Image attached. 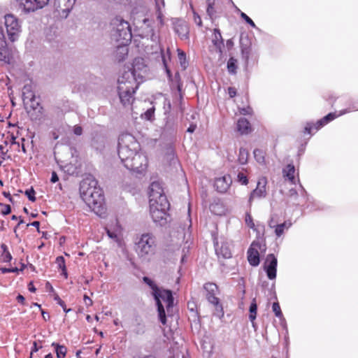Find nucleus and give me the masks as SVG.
<instances>
[{
  "label": "nucleus",
  "mask_w": 358,
  "mask_h": 358,
  "mask_svg": "<svg viewBox=\"0 0 358 358\" xmlns=\"http://www.w3.org/2000/svg\"><path fill=\"white\" fill-rule=\"evenodd\" d=\"M118 156L126 169L137 174L145 173L148 157L141 151L140 144L131 134L124 133L119 136Z\"/></svg>",
  "instance_id": "f257e3e1"
},
{
  "label": "nucleus",
  "mask_w": 358,
  "mask_h": 358,
  "mask_svg": "<svg viewBox=\"0 0 358 358\" xmlns=\"http://www.w3.org/2000/svg\"><path fill=\"white\" fill-rule=\"evenodd\" d=\"M148 71V66L141 57L135 58L131 66H124L122 75L117 80V92L123 106L129 105L133 101V95Z\"/></svg>",
  "instance_id": "f03ea898"
},
{
  "label": "nucleus",
  "mask_w": 358,
  "mask_h": 358,
  "mask_svg": "<svg viewBox=\"0 0 358 358\" xmlns=\"http://www.w3.org/2000/svg\"><path fill=\"white\" fill-rule=\"evenodd\" d=\"M149 203L150 213L153 222L160 225L166 224L170 204L160 184L157 182H152L150 186Z\"/></svg>",
  "instance_id": "7ed1b4c3"
},
{
  "label": "nucleus",
  "mask_w": 358,
  "mask_h": 358,
  "mask_svg": "<svg viewBox=\"0 0 358 358\" xmlns=\"http://www.w3.org/2000/svg\"><path fill=\"white\" fill-rule=\"evenodd\" d=\"M80 192L85 203L96 214H101L103 210L104 195L98 181L92 176H88L81 181Z\"/></svg>",
  "instance_id": "20e7f679"
},
{
  "label": "nucleus",
  "mask_w": 358,
  "mask_h": 358,
  "mask_svg": "<svg viewBox=\"0 0 358 358\" xmlns=\"http://www.w3.org/2000/svg\"><path fill=\"white\" fill-rule=\"evenodd\" d=\"M110 26L111 38L119 43L117 51H120V53L123 55V56H120L118 59L119 60H122L124 58V55H127L128 53L127 45L132 38L131 26L127 21L120 17L113 18L111 20Z\"/></svg>",
  "instance_id": "39448f33"
},
{
  "label": "nucleus",
  "mask_w": 358,
  "mask_h": 358,
  "mask_svg": "<svg viewBox=\"0 0 358 358\" xmlns=\"http://www.w3.org/2000/svg\"><path fill=\"white\" fill-rule=\"evenodd\" d=\"M135 251L138 257L143 261H150L155 254V238L150 233L141 235L135 243Z\"/></svg>",
  "instance_id": "423d86ee"
},
{
  "label": "nucleus",
  "mask_w": 358,
  "mask_h": 358,
  "mask_svg": "<svg viewBox=\"0 0 358 358\" xmlns=\"http://www.w3.org/2000/svg\"><path fill=\"white\" fill-rule=\"evenodd\" d=\"M159 296L157 298H154L156 305L157 306V312L159 321L162 324L166 323V316L165 309L162 303L163 301L166 303V308L168 314H169L173 307L174 299L172 294V292L169 289H164L160 288L158 292Z\"/></svg>",
  "instance_id": "0eeeda50"
},
{
  "label": "nucleus",
  "mask_w": 358,
  "mask_h": 358,
  "mask_svg": "<svg viewBox=\"0 0 358 358\" xmlns=\"http://www.w3.org/2000/svg\"><path fill=\"white\" fill-rule=\"evenodd\" d=\"M162 27L157 18L156 20L152 18H144L140 27L139 36L141 38H150L154 43H157L159 38V30Z\"/></svg>",
  "instance_id": "6e6552de"
},
{
  "label": "nucleus",
  "mask_w": 358,
  "mask_h": 358,
  "mask_svg": "<svg viewBox=\"0 0 358 358\" xmlns=\"http://www.w3.org/2000/svg\"><path fill=\"white\" fill-rule=\"evenodd\" d=\"M4 25L8 39L12 42L17 41L21 32L19 19L13 14H7L4 16Z\"/></svg>",
  "instance_id": "1a4fd4ad"
},
{
  "label": "nucleus",
  "mask_w": 358,
  "mask_h": 358,
  "mask_svg": "<svg viewBox=\"0 0 358 358\" xmlns=\"http://www.w3.org/2000/svg\"><path fill=\"white\" fill-rule=\"evenodd\" d=\"M204 289L206 291V298L209 303L215 308L216 315L221 317L224 315L222 304L220 299L216 296L218 293V287L216 284L213 282H207L204 285Z\"/></svg>",
  "instance_id": "9d476101"
},
{
  "label": "nucleus",
  "mask_w": 358,
  "mask_h": 358,
  "mask_svg": "<svg viewBox=\"0 0 358 358\" xmlns=\"http://www.w3.org/2000/svg\"><path fill=\"white\" fill-rule=\"evenodd\" d=\"M350 111L351 110L350 109H345L341 110L338 115L336 113H330L328 115H325L322 119L317 120L315 124H313L312 122H307L304 128V133L312 134V129H314L315 131H318L320 129H321L322 127L327 124L329 122L336 119L337 117L350 113Z\"/></svg>",
  "instance_id": "9b49d317"
},
{
  "label": "nucleus",
  "mask_w": 358,
  "mask_h": 358,
  "mask_svg": "<svg viewBox=\"0 0 358 358\" xmlns=\"http://www.w3.org/2000/svg\"><path fill=\"white\" fill-rule=\"evenodd\" d=\"M50 0H20V8L24 13H30L44 8L49 3Z\"/></svg>",
  "instance_id": "f8f14e48"
},
{
  "label": "nucleus",
  "mask_w": 358,
  "mask_h": 358,
  "mask_svg": "<svg viewBox=\"0 0 358 358\" xmlns=\"http://www.w3.org/2000/svg\"><path fill=\"white\" fill-rule=\"evenodd\" d=\"M278 260L273 254H268L264 263V270L269 280H275L277 273Z\"/></svg>",
  "instance_id": "ddd939ff"
},
{
  "label": "nucleus",
  "mask_w": 358,
  "mask_h": 358,
  "mask_svg": "<svg viewBox=\"0 0 358 358\" xmlns=\"http://www.w3.org/2000/svg\"><path fill=\"white\" fill-rule=\"evenodd\" d=\"M278 260L273 254H268L264 263V270L269 280H275L277 273Z\"/></svg>",
  "instance_id": "4468645a"
},
{
  "label": "nucleus",
  "mask_w": 358,
  "mask_h": 358,
  "mask_svg": "<svg viewBox=\"0 0 358 358\" xmlns=\"http://www.w3.org/2000/svg\"><path fill=\"white\" fill-rule=\"evenodd\" d=\"M267 184L266 178L264 177L261 178L257 184V187L253 189L249 196L248 202L251 205L255 199H262L266 196V186Z\"/></svg>",
  "instance_id": "2eb2a0df"
},
{
  "label": "nucleus",
  "mask_w": 358,
  "mask_h": 358,
  "mask_svg": "<svg viewBox=\"0 0 358 358\" xmlns=\"http://www.w3.org/2000/svg\"><path fill=\"white\" fill-rule=\"evenodd\" d=\"M174 31L181 40L189 38V26L187 22L182 19H175L173 22Z\"/></svg>",
  "instance_id": "dca6fc26"
},
{
  "label": "nucleus",
  "mask_w": 358,
  "mask_h": 358,
  "mask_svg": "<svg viewBox=\"0 0 358 358\" xmlns=\"http://www.w3.org/2000/svg\"><path fill=\"white\" fill-rule=\"evenodd\" d=\"M232 182L230 175H225L215 179L214 186L216 190L220 193H224L229 188Z\"/></svg>",
  "instance_id": "f3484780"
},
{
  "label": "nucleus",
  "mask_w": 358,
  "mask_h": 358,
  "mask_svg": "<svg viewBox=\"0 0 358 358\" xmlns=\"http://www.w3.org/2000/svg\"><path fill=\"white\" fill-rule=\"evenodd\" d=\"M212 43L215 46L216 50L222 54L224 48V40L222 38L220 30L219 29H214L212 35Z\"/></svg>",
  "instance_id": "a211bd4d"
},
{
  "label": "nucleus",
  "mask_w": 358,
  "mask_h": 358,
  "mask_svg": "<svg viewBox=\"0 0 358 358\" xmlns=\"http://www.w3.org/2000/svg\"><path fill=\"white\" fill-rule=\"evenodd\" d=\"M0 61H9V52L3 30L1 27H0Z\"/></svg>",
  "instance_id": "6ab92c4d"
},
{
  "label": "nucleus",
  "mask_w": 358,
  "mask_h": 358,
  "mask_svg": "<svg viewBox=\"0 0 358 358\" xmlns=\"http://www.w3.org/2000/svg\"><path fill=\"white\" fill-rule=\"evenodd\" d=\"M215 252L218 257H223L224 259H229L231 257V252L230 245L228 243H222L221 246H219L218 243H215Z\"/></svg>",
  "instance_id": "aec40b11"
},
{
  "label": "nucleus",
  "mask_w": 358,
  "mask_h": 358,
  "mask_svg": "<svg viewBox=\"0 0 358 358\" xmlns=\"http://www.w3.org/2000/svg\"><path fill=\"white\" fill-rule=\"evenodd\" d=\"M253 244L248 250V260L252 266H257L259 264V254L257 249L252 248Z\"/></svg>",
  "instance_id": "412c9836"
},
{
  "label": "nucleus",
  "mask_w": 358,
  "mask_h": 358,
  "mask_svg": "<svg viewBox=\"0 0 358 358\" xmlns=\"http://www.w3.org/2000/svg\"><path fill=\"white\" fill-rule=\"evenodd\" d=\"M295 173V167L293 164H287L282 170V174L284 178H287L289 181L293 184H296V179L294 177Z\"/></svg>",
  "instance_id": "4be33fe9"
},
{
  "label": "nucleus",
  "mask_w": 358,
  "mask_h": 358,
  "mask_svg": "<svg viewBox=\"0 0 358 358\" xmlns=\"http://www.w3.org/2000/svg\"><path fill=\"white\" fill-rule=\"evenodd\" d=\"M237 129L241 134H248L251 131L250 123L245 117H241L237 122Z\"/></svg>",
  "instance_id": "5701e85b"
},
{
  "label": "nucleus",
  "mask_w": 358,
  "mask_h": 358,
  "mask_svg": "<svg viewBox=\"0 0 358 358\" xmlns=\"http://www.w3.org/2000/svg\"><path fill=\"white\" fill-rule=\"evenodd\" d=\"M156 4V15L157 19L159 20V23L161 26L164 25V15L162 13V8L165 6L164 0H155Z\"/></svg>",
  "instance_id": "b1692460"
},
{
  "label": "nucleus",
  "mask_w": 358,
  "mask_h": 358,
  "mask_svg": "<svg viewBox=\"0 0 358 358\" xmlns=\"http://www.w3.org/2000/svg\"><path fill=\"white\" fill-rule=\"evenodd\" d=\"M22 99L24 101H33L35 99L34 93L31 85H25L22 88Z\"/></svg>",
  "instance_id": "393cba45"
},
{
  "label": "nucleus",
  "mask_w": 358,
  "mask_h": 358,
  "mask_svg": "<svg viewBox=\"0 0 358 358\" xmlns=\"http://www.w3.org/2000/svg\"><path fill=\"white\" fill-rule=\"evenodd\" d=\"M292 224L290 220H286L283 223L278 224L275 228V234L278 237L281 236L285 230H287L292 226Z\"/></svg>",
  "instance_id": "a878e982"
},
{
  "label": "nucleus",
  "mask_w": 358,
  "mask_h": 358,
  "mask_svg": "<svg viewBox=\"0 0 358 358\" xmlns=\"http://www.w3.org/2000/svg\"><path fill=\"white\" fill-rule=\"evenodd\" d=\"M143 280L152 289V295L153 297L157 298V296H159L158 292L160 288L155 283L154 281H152L150 278L147 276H144L143 278Z\"/></svg>",
  "instance_id": "bb28decb"
},
{
  "label": "nucleus",
  "mask_w": 358,
  "mask_h": 358,
  "mask_svg": "<svg viewBox=\"0 0 358 358\" xmlns=\"http://www.w3.org/2000/svg\"><path fill=\"white\" fill-rule=\"evenodd\" d=\"M105 138L103 136H98L94 137L92 141V147L96 150H102L105 146Z\"/></svg>",
  "instance_id": "cd10ccee"
},
{
  "label": "nucleus",
  "mask_w": 358,
  "mask_h": 358,
  "mask_svg": "<svg viewBox=\"0 0 358 358\" xmlns=\"http://www.w3.org/2000/svg\"><path fill=\"white\" fill-rule=\"evenodd\" d=\"M59 5H63L64 9L63 11L65 12L66 16L70 13L72 10L73 6L76 3V0H57Z\"/></svg>",
  "instance_id": "c85d7f7f"
},
{
  "label": "nucleus",
  "mask_w": 358,
  "mask_h": 358,
  "mask_svg": "<svg viewBox=\"0 0 358 358\" xmlns=\"http://www.w3.org/2000/svg\"><path fill=\"white\" fill-rule=\"evenodd\" d=\"M1 249L2 250L1 254V259L3 262H10L12 259V255L8 251V246L4 244H1Z\"/></svg>",
  "instance_id": "c756f323"
},
{
  "label": "nucleus",
  "mask_w": 358,
  "mask_h": 358,
  "mask_svg": "<svg viewBox=\"0 0 358 358\" xmlns=\"http://www.w3.org/2000/svg\"><path fill=\"white\" fill-rule=\"evenodd\" d=\"M52 346L55 347L57 358H65L67 349L64 345H61L56 343H52Z\"/></svg>",
  "instance_id": "7c9ffc66"
},
{
  "label": "nucleus",
  "mask_w": 358,
  "mask_h": 358,
  "mask_svg": "<svg viewBox=\"0 0 358 358\" xmlns=\"http://www.w3.org/2000/svg\"><path fill=\"white\" fill-rule=\"evenodd\" d=\"M171 87L176 88L178 90L180 98L182 97L181 91H182V84L180 81V76L178 72H176L174 76V78L172 80Z\"/></svg>",
  "instance_id": "2f4dec72"
},
{
  "label": "nucleus",
  "mask_w": 358,
  "mask_h": 358,
  "mask_svg": "<svg viewBox=\"0 0 358 358\" xmlns=\"http://www.w3.org/2000/svg\"><path fill=\"white\" fill-rule=\"evenodd\" d=\"M237 60L234 57H230L227 62V70L231 75H235L237 72Z\"/></svg>",
  "instance_id": "473e14b6"
},
{
  "label": "nucleus",
  "mask_w": 358,
  "mask_h": 358,
  "mask_svg": "<svg viewBox=\"0 0 358 358\" xmlns=\"http://www.w3.org/2000/svg\"><path fill=\"white\" fill-rule=\"evenodd\" d=\"M56 264H57V266L59 269L62 271V275L65 277V278H67V271L65 264V259L62 256H59L56 259Z\"/></svg>",
  "instance_id": "72a5a7b5"
},
{
  "label": "nucleus",
  "mask_w": 358,
  "mask_h": 358,
  "mask_svg": "<svg viewBox=\"0 0 358 358\" xmlns=\"http://www.w3.org/2000/svg\"><path fill=\"white\" fill-rule=\"evenodd\" d=\"M254 157L256 161L261 164H264L265 162V153L262 150L260 149H255L254 152Z\"/></svg>",
  "instance_id": "f704fd0d"
},
{
  "label": "nucleus",
  "mask_w": 358,
  "mask_h": 358,
  "mask_svg": "<svg viewBox=\"0 0 358 358\" xmlns=\"http://www.w3.org/2000/svg\"><path fill=\"white\" fill-rule=\"evenodd\" d=\"M250 315H249V319L251 322H253L257 317V305L255 301V299H254L250 306L249 308Z\"/></svg>",
  "instance_id": "c9c22d12"
},
{
  "label": "nucleus",
  "mask_w": 358,
  "mask_h": 358,
  "mask_svg": "<svg viewBox=\"0 0 358 358\" xmlns=\"http://www.w3.org/2000/svg\"><path fill=\"white\" fill-rule=\"evenodd\" d=\"M178 57L180 66L183 69H185L188 65L187 62L186 61V55L185 52L180 49H178Z\"/></svg>",
  "instance_id": "e433bc0d"
},
{
  "label": "nucleus",
  "mask_w": 358,
  "mask_h": 358,
  "mask_svg": "<svg viewBox=\"0 0 358 358\" xmlns=\"http://www.w3.org/2000/svg\"><path fill=\"white\" fill-rule=\"evenodd\" d=\"M248 152L246 149L241 148L238 154V162L241 164H245L248 162Z\"/></svg>",
  "instance_id": "4c0bfd02"
},
{
  "label": "nucleus",
  "mask_w": 358,
  "mask_h": 358,
  "mask_svg": "<svg viewBox=\"0 0 358 358\" xmlns=\"http://www.w3.org/2000/svg\"><path fill=\"white\" fill-rule=\"evenodd\" d=\"M106 231L109 238L114 240L115 242L119 241L118 233L117 230L113 231L109 228L106 227Z\"/></svg>",
  "instance_id": "58836bf2"
},
{
  "label": "nucleus",
  "mask_w": 358,
  "mask_h": 358,
  "mask_svg": "<svg viewBox=\"0 0 358 358\" xmlns=\"http://www.w3.org/2000/svg\"><path fill=\"white\" fill-rule=\"evenodd\" d=\"M245 222L248 227L255 229V225L253 222V219L249 212H247L245 214Z\"/></svg>",
  "instance_id": "ea45409f"
},
{
  "label": "nucleus",
  "mask_w": 358,
  "mask_h": 358,
  "mask_svg": "<svg viewBox=\"0 0 358 358\" xmlns=\"http://www.w3.org/2000/svg\"><path fill=\"white\" fill-rule=\"evenodd\" d=\"M272 309H273V311L275 313V315L278 317V318H281L282 317V311H281V309H280V305L278 302H274L273 303V306H272Z\"/></svg>",
  "instance_id": "a19ab883"
},
{
  "label": "nucleus",
  "mask_w": 358,
  "mask_h": 358,
  "mask_svg": "<svg viewBox=\"0 0 358 358\" xmlns=\"http://www.w3.org/2000/svg\"><path fill=\"white\" fill-rule=\"evenodd\" d=\"M54 299L55 301H56L57 302V303L63 308V310L66 313H69L70 311L72 310L71 308H67L66 306V304H65V302L64 301H62L59 296L58 295H56L55 297H54Z\"/></svg>",
  "instance_id": "79ce46f5"
},
{
  "label": "nucleus",
  "mask_w": 358,
  "mask_h": 358,
  "mask_svg": "<svg viewBox=\"0 0 358 358\" xmlns=\"http://www.w3.org/2000/svg\"><path fill=\"white\" fill-rule=\"evenodd\" d=\"M238 181L243 185H246L248 183V177L242 172H239L237 175Z\"/></svg>",
  "instance_id": "37998d69"
},
{
  "label": "nucleus",
  "mask_w": 358,
  "mask_h": 358,
  "mask_svg": "<svg viewBox=\"0 0 358 358\" xmlns=\"http://www.w3.org/2000/svg\"><path fill=\"white\" fill-rule=\"evenodd\" d=\"M241 17L248 24H250L252 27L255 28L256 25L253 20L248 17L245 13L241 12L240 13Z\"/></svg>",
  "instance_id": "c03bdc74"
},
{
  "label": "nucleus",
  "mask_w": 358,
  "mask_h": 358,
  "mask_svg": "<svg viewBox=\"0 0 358 358\" xmlns=\"http://www.w3.org/2000/svg\"><path fill=\"white\" fill-rule=\"evenodd\" d=\"M278 224V215H272L268 221V226L270 228L275 229L276 226Z\"/></svg>",
  "instance_id": "a18cd8bd"
},
{
  "label": "nucleus",
  "mask_w": 358,
  "mask_h": 358,
  "mask_svg": "<svg viewBox=\"0 0 358 358\" xmlns=\"http://www.w3.org/2000/svg\"><path fill=\"white\" fill-rule=\"evenodd\" d=\"M155 109L151 108L148 109L143 115V117L147 120H151L154 117Z\"/></svg>",
  "instance_id": "49530a36"
},
{
  "label": "nucleus",
  "mask_w": 358,
  "mask_h": 358,
  "mask_svg": "<svg viewBox=\"0 0 358 358\" xmlns=\"http://www.w3.org/2000/svg\"><path fill=\"white\" fill-rule=\"evenodd\" d=\"M25 194L28 197L29 200L31 201H35L36 197H35V191L33 189V187H31L29 189H27L25 191Z\"/></svg>",
  "instance_id": "de8ad7c7"
},
{
  "label": "nucleus",
  "mask_w": 358,
  "mask_h": 358,
  "mask_svg": "<svg viewBox=\"0 0 358 358\" xmlns=\"http://www.w3.org/2000/svg\"><path fill=\"white\" fill-rule=\"evenodd\" d=\"M207 14L210 17V19H213V17L215 16V10L214 8V6H208L207 7Z\"/></svg>",
  "instance_id": "09e8293b"
},
{
  "label": "nucleus",
  "mask_w": 358,
  "mask_h": 358,
  "mask_svg": "<svg viewBox=\"0 0 358 358\" xmlns=\"http://www.w3.org/2000/svg\"><path fill=\"white\" fill-rule=\"evenodd\" d=\"M0 206H3V208H4L1 210V214L3 215H7L10 213V212H11V207H10V205L3 204V203H0Z\"/></svg>",
  "instance_id": "8fccbe9b"
},
{
  "label": "nucleus",
  "mask_w": 358,
  "mask_h": 358,
  "mask_svg": "<svg viewBox=\"0 0 358 358\" xmlns=\"http://www.w3.org/2000/svg\"><path fill=\"white\" fill-rule=\"evenodd\" d=\"M0 271L2 273H17L19 269L17 267L13 268H1Z\"/></svg>",
  "instance_id": "3c124183"
},
{
  "label": "nucleus",
  "mask_w": 358,
  "mask_h": 358,
  "mask_svg": "<svg viewBox=\"0 0 358 358\" xmlns=\"http://www.w3.org/2000/svg\"><path fill=\"white\" fill-rule=\"evenodd\" d=\"M194 14V22L196 24L201 27L202 25V20L201 17L196 13L193 12Z\"/></svg>",
  "instance_id": "603ef678"
},
{
  "label": "nucleus",
  "mask_w": 358,
  "mask_h": 358,
  "mask_svg": "<svg viewBox=\"0 0 358 358\" xmlns=\"http://www.w3.org/2000/svg\"><path fill=\"white\" fill-rule=\"evenodd\" d=\"M8 150H5V146L0 145V152L1 159L3 160H5L6 159V155H7Z\"/></svg>",
  "instance_id": "864d4df0"
},
{
  "label": "nucleus",
  "mask_w": 358,
  "mask_h": 358,
  "mask_svg": "<svg viewBox=\"0 0 358 358\" xmlns=\"http://www.w3.org/2000/svg\"><path fill=\"white\" fill-rule=\"evenodd\" d=\"M42 347L40 346V347H38L37 345V343L36 341L34 342L33 343V347L31 348V356H30V358L32 357V355L34 353V352H36L38 351V350L40 348H41Z\"/></svg>",
  "instance_id": "5fc2aeb1"
},
{
  "label": "nucleus",
  "mask_w": 358,
  "mask_h": 358,
  "mask_svg": "<svg viewBox=\"0 0 358 358\" xmlns=\"http://www.w3.org/2000/svg\"><path fill=\"white\" fill-rule=\"evenodd\" d=\"M297 181L299 182V180H298ZM299 187L300 194H301L302 196L306 198L308 194H307L306 191L305 190L304 187L302 186V185L300 182H299Z\"/></svg>",
  "instance_id": "6e6d98bb"
},
{
  "label": "nucleus",
  "mask_w": 358,
  "mask_h": 358,
  "mask_svg": "<svg viewBox=\"0 0 358 358\" xmlns=\"http://www.w3.org/2000/svg\"><path fill=\"white\" fill-rule=\"evenodd\" d=\"M73 133L77 136H80L83 133V129L80 126H75L73 129Z\"/></svg>",
  "instance_id": "4d7b16f0"
},
{
  "label": "nucleus",
  "mask_w": 358,
  "mask_h": 358,
  "mask_svg": "<svg viewBox=\"0 0 358 358\" xmlns=\"http://www.w3.org/2000/svg\"><path fill=\"white\" fill-rule=\"evenodd\" d=\"M59 180V177L55 171H52L51 174L50 181L52 183H55Z\"/></svg>",
  "instance_id": "13d9d810"
},
{
  "label": "nucleus",
  "mask_w": 358,
  "mask_h": 358,
  "mask_svg": "<svg viewBox=\"0 0 358 358\" xmlns=\"http://www.w3.org/2000/svg\"><path fill=\"white\" fill-rule=\"evenodd\" d=\"M298 195V191L294 188H292L288 192V196L291 198L296 197Z\"/></svg>",
  "instance_id": "bf43d9fd"
},
{
  "label": "nucleus",
  "mask_w": 358,
  "mask_h": 358,
  "mask_svg": "<svg viewBox=\"0 0 358 358\" xmlns=\"http://www.w3.org/2000/svg\"><path fill=\"white\" fill-rule=\"evenodd\" d=\"M174 127V121H171V120H168L165 124V128L167 129H172Z\"/></svg>",
  "instance_id": "052dcab7"
},
{
  "label": "nucleus",
  "mask_w": 358,
  "mask_h": 358,
  "mask_svg": "<svg viewBox=\"0 0 358 358\" xmlns=\"http://www.w3.org/2000/svg\"><path fill=\"white\" fill-rule=\"evenodd\" d=\"M84 302L87 306H91L92 305V300L87 295H84Z\"/></svg>",
  "instance_id": "680f3d73"
},
{
  "label": "nucleus",
  "mask_w": 358,
  "mask_h": 358,
  "mask_svg": "<svg viewBox=\"0 0 358 358\" xmlns=\"http://www.w3.org/2000/svg\"><path fill=\"white\" fill-rule=\"evenodd\" d=\"M242 115H250L252 113V108L250 107L242 108L241 110Z\"/></svg>",
  "instance_id": "e2e57ef3"
},
{
  "label": "nucleus",
  "mask_w": 358,
  "mask_h": 358,
  "mask_svg": "<svg viewBox=\"0 0 358 358\" xmlns=\"http://www.w3.org/2000/svg\"><path fill=\"white\" fill-rule=\"evenodd\" d=\"M228 92H229V96L230 97H234L236 94V90L235 88L234 87H229L228 88Z\"/></svg>",
  "instance_id": "0e129e2a"
},
{
  "label": "nucleus",
  "mask_w": 358,
  "mask_h": 358,
  "mask_svg": "<svg viewBox=\"0 0 358 358\" xmlns=\"http://www.w3.org/2000/svg\"><path fill=\"white\" fill-rule=\"evenodd\" d=\"M196 128V124H191L189 127L187 128V131L189 133H193Z\"/></svg>",
  "instance_id": "69168bd1"
},
{
  "label": "nucleus",
  "mask_w": 358,
  "mask_h": 358,
  "mask_svg": "<svg viewBox=\"0 0 358 358\" xmlns=\"http://www.w3.org/2000/svg\"><path fill=\"white\" fill-rule=\"evenodd\" d=\"M17 301L18 303H20L22 304L24 303L25 299L22 294H18L17 296Z\"/></svg>",
  "instance_id": "338daca9"
},
{
  "label": "nucleus",
  "mask_w": 358,
  "mask_h": 358,
  "mask_svg": "<svg viewBox=\"0 0 358 358\" xmlns=\"http://www.w3.org/2000/svg\"><path fill=\"white\" fill-rule=\"evenodd\" d=\"M28 289L31 292H35L36 289V287H34V285H33V282H29V285H28Z\"/></svg>",
  "instance_id": "774afa93"
}]
</instances>
